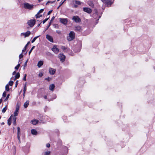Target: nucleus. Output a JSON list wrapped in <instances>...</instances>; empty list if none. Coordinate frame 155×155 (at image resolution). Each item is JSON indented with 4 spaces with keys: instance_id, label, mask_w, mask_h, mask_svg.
I'll return each instance as SVG.
<instances>
[{
    "instance_id": "nucleus-34",
    "label": "nucleus",
    "mask_w": 155,
    "mask_h": 155,
    "mask_svg": "<svg viewBox=\"0 0 155 155\" xmlns=\"http://www.w3.org/2000/svg\"><path fill=\"white\" fill-rule=\"evenodd\" d=\"M17 130H18L17 134H21L20 132V129L19 127H17Z\"/></svg>"
},
{
    "instance_id": "nucleus-52",
    "label": "nucleus",
    "mask_w": 155,
    "mask_h": 155,
    "mask_svg": "<svg viewBox=\"0 0 155 155\" xmlns=\"http://www.w3.org/2000/svg\"><path fill=\"white\" fill-rule=\"evenodd\" d=\"M65 1V0L63 2H60V6H61L63 4V3H64V1Z\"/></svg>"
},
{
    "instance_id": "nucleus-21",
    "label": "nucleus",
    "mask_w": 155,
    "mask_h": 155,
    "mask_svg": "<svg viewBox=\"0 0 155 155\" xmlns=\"http://www.w3.org/2000/svg\"><path fill=\"white\" fill-rule=\"evenodd\" d=\"M81 29L80 26H76L75 27V30L77 31H80Z\"/></svg>"
},
{
    "instance_id": "nucleus-48",
    "label": "nucleus",
    "mask_w": 155,
    "mask_h": 155,
    "mask_svg": "<svg viewBox=\"0 0 155 155\" xmlns=\"http://www.w3.org/2000/svg\"><path fill=\"white\" fill-rule=\"evenodd\" d=\"M52 11V10L49 11L48 13V15H49L51 14Z\"/></svg>"
},
{
    "instance_id": "nucleus-61",
    "label": "nucleus",
    "mask_w": 155,
    "mask_h": 155,
    "mask_svg": "<svg viewBox=\"0 0 155 155\" xmlns=\"http://www.w3.org/2000/svg\"><path fill=\"white\" fill-rule=\"evenodd\" d=\"M25 93H24V92L23 93V96L24 97L25 96Z\"/></svg>"
},
{
    "instance_id": "nucleus-9",
    "label": "nucleus",
    "mask_w": 155,
    "mask_h": 155,
    "mask_svg": "<svg viewBox=\"0 0 155 155\" xmlns=\"http://www.w3.org/2000/svg\"><path fill=\"white\" fill-rule=\"evenodd\" d=\"M83 10L84 12L89 14L91 13L92 12V10L91 9L86 7L83 8Z\"/></svg>"
},
{
    "instance_id": "nucleus-37",
    "label": "nucleus",
    "mask_w": 155,
    "mask_h": 155,
    "mask_svg": "<svg viewBox=\"0 0 155 155\" xmlns=\"http://www.w3.org/2000/svg\"><path fill=\"white\" fill-rule=\"evenodd\" d=\"M49 17H48V18H46L45 20H44L42 22L43 24H44L49 19Z\"/></svg>"
},
{
    "instance_id": "nucleus-47",
    "label": "nucleus",
    "mask_w": 155,
    "mask_h": 155,
    "mask_svg": "<svg viewBox=\"0 0 155 155\" xmlns=\"http://www.w3.org/2000/svg\"><path fill=\"white\" fill-rule=\"evenodd\" d=\"M20 135H21V134H17L18 138L19 141H20Z\"/></svg>"
},
{
    "instance_id": "nucleus-29",
    "label": "nucleus",
    "mask_w": 155,
    "mask_h": 155,
    "mask_svg": "<svg viewBox=\"0 0 155 155\" xmlns=\"http://www.w3.org/2000/svg\"><path fill=\"white\" fill-rule=\"evenodd\" d=\"M51 153V152L49 151H48L46 152L45 153V155H50Z\"/></svg>"
},
{
    "instance_id": "nucleus-17",
    "label": "nucleus",
    "mask_w": 155,
    "mask_h": 155,
    "mask_svg": "<svg viewBox=\"0 0 155 155\" xmlns=\"http://www.w3.org/2000/svg\"><path fill=\"white\" fill-rule=\"evenodd\" d=\"M43 64V61H39L37 64V66L38 68H40Z\"/></svg>"
},
{
    "instance_id": "nucleus-33",
    "label": "nucleus",
    "mask_w": 155,
    "mask_h": 155,
    "mask_svg": "<svg viewBox=\"0 0 155 155\" xmlns=\"http://www.w3.org/2000/svg\"><path fill=\"white\" fill-rule=\"evenodd\" d=\"M28 59H27L26 61L25 62V64H24V69H25V67H26V65H27V62H28Z\"/></svg>"
},
{
    "instance_id": "nucleus-4",
    "label": "nucleus",
    "mask_w": 155,
    "mask_h": 155,
    "mask_svg": "<svg viewBox=\"0 0 155 155\" xmlns=\"http://www.w3.org/2000/svg\"><path fill=\"white\" fill-rule=\"evenodd\" d=\"M35 19H31L29 20L28 22V24L31 27H33L35 24Z\"/></svg>"
},
{
    "instance_id": "nucleus-59",
    "label": "nucleus",
    "mask_w": 155,
    "mask_h": 155,
    "mask_svg": "<svg viewBox=\"0 0 155 155\" xmlns=\"http://www.w3.org/2000/svg\"><path fill=\"white\" fill-rule=\"evenodd\" d=\"M41 22L40 23V24H38V25H37L38 27H39V26H40V24H41Z\"/></svg>"
},
{
    "instance_id": "nucleus-32",
    "label": "nucleus",
    "mask_w": 155,
    "mask_h": 155,
    "mask_svg": "<svg viewBox=\"0 0 155 155\" xmlns=\"http://www.w3.org/2000/svg\"><path fill=\"white\" fill-rule=\"evenodd\" d=\"M6 109H7V108L6 107H5L4 108H3L2 109V112L4 113L6 111Z\"/></svg>"
},
{
    "instance_id": "nucleus-16",
    "label": "nucleus",
    "mask_w": 155,
    "mask_h": 155,
    "mask_svg": "<svg viewBox=\"0 0 155 155\" xmlns=\"http://www.w3.org/2000/svg\"><path fill=\"white\" fill-rule=\"evenodd\" d=\"M61 49L64 51H70L71 50H69L68 48H66V47L63 46H62L61 47Z\"/></svg>"
},
{
    "instance_id": "nucleus-27",
    "label": "nucleus",
    "mask_w": 155,
    "mask_h": 155,
    "mask_svg": "<svg viewBox=\"0 0 155 155\" xmlns=\"http://www.w3.org/2000/svg\"><path fill=\"white\" fill-rule=\"evenodd\" d=\"M39 36H37V37H35V38H34L33 39V40L31 41V42L32 43H33V42H34L35 41V40H36V39Z\"/></svg>"
},
{
    "instance_id": "nucleus-13",
    "label": "nucleus",
    "mask_w": 155,
    "mask_h": 155,
    "mask_svg": "<svg viewBox=\"0 0 155 155\" xmlns=\"http://www.w3.org/2000/svg\"><path fill=\"white\" fill-rule=\"evenodd\" d=\"M19 111V108L18 107H17L16 110L14 113V116H16L18 115V113Z\"/></svg>"
},
{
    "instance_id": "nucleus-2",
    "label": "nucleus",
    "mask_w": 155,
    "mask_h": 155,
    "mask_svg": "<svg viewBox=\"0 0 155 155\" xmlns=\"http://www.w3.org/2000/svg\"><path fill=\"white\" fill-rule=\"evenodd\" d=\"M75 33L73 31H71L67 37V39L69 41L73 40L75 38Z\"/></svg>"
},
{
    "instance_id": "nucleus-5",
    "label": "nucleus",
    "mask_w": 155,
    "mask_h": 155,
    "mask_svg": "<svg viewBox=\"0 0 155 155\" xmlns=\"http://www.w3.org/2000/svg\"><path fill=\"white\" fill-rule=\"evenodd\" d=\"M52 50L55 54H58L59 51V49L57 48V45H54L52 48Z\"/></svg>"
},
{
    "instance_id": "nucleus-18",
    "label": "nucleus",
    "mask_w": 155,
    "mask_h": 155,
    "mask_svg": "<svg viewBox=\"0 0 155 155\" xmlns=\"http://www.w3.org/2000/svg\"><path fill=\"white\" fill-rule=\"evenodd\" d=\"M54 18H55V17L53 16L52 17V18H51V20H50V21L49 24V25L48 26V27H47V28H46V29L45 31H46L48 29V28L49 27V26H50V25H51V22H52V21H53L54 19Z\"/></svg>"
},
{
    "instance_id": "nucleus-60",
    "label": "nucleus",
    "mask_w": 155,
    "mask_h": 155,
    "mask_svg": "<svg viewBox=\"0 0 155 155\" xmlns=\"http://www.w3.org/2000/svg\"><path fill=\"white\" fill-rule=\"evenodd\" d=\"M60 6H60V5H59L58 6V7L57 8V9H58Z\"/></svg>"
},
{
    "instance_id": "nucleus-31",
    "label": "nucleus",
    "mask_w": 155,
    "mask_h": 155,
    "mask_svg": "<svg viewBox=\"0 0 155 155\" xmlns=\"http://www.w3.org/2000/svg\"><path fill=\"white\" fill-rule=\"evenodd\" d=\"M39 14L37 13V14H36L35 15V16H36V18H40V17H41L42 16L41 15H39Z\"/></svg>"
},
{
    "instance_id": "nucleus-49",
    "label": "nucleus",
    "mask_w": 155,
    "mask_h": 155,
    "mask_svg": "<svg viewBox=\"0 0 155 155\" xmlns=\"http://www.w3.org/2000/svg\"><path fill=\"white\" fill-rule=\"evenodd\" d=\"M43 74L42 73H40L38 75L39 77H41L43 76Z\"/></svg>"
},
{
    "instance_id": "nucleus-14",
    "label": "nucleus",
    "mask_w": 155,
    "mask_h": 155,
    "mask_svg": "<svg viewBox=\"0 0 155 155\" xmlns=\"http://www.w3.org/2000/svg\"><path fill=\"white\" fill-rule=\"evenodd\" d=\"M12 115V119H13V124L14 125H15L16 123V120L17 119V118L15 116H14L13 115Z\"/></svg>"
},
{
    "instance_id": "nucleus-55",
    "label": "nucleus",
    "mask_w": 155,
    "mask_h": 155,
    "mask_svg": "<svg viewBox=\"0 0 155 155\" xmlns=\"http://www.w3.org/2000/svg\"><path fill=\"white\" fill-rule=\"evenodd\" d=\"M44 97L45 99H47V97L46 96H45Z\"/></svg>"
},
{
    "instance_id": "nucleus-54",
    "label": "nucleus",
    "mask_w": 155,
    "mask_h": 155,
    "mask_svg": "<svg viewBox=\"0 0 155 155\" xmlns=\"http://www.w3.org/2000/svg\"><path fill=\"white\" fill-rule=\"evenodd\" d=\"M16 72L15 71H14L12 73V74L13 75L15 74H16Z\"/></svg>"
},
{
    "instance_id": "nucleus-24",
    "label": "nucleus",
    "mask_w": 155,
    "mask_h": 155,
    "mask_svg": "<svg viewBox=\"0 0 155 155\" xmlns=\"http://www.w3.org/2000/svg\"><path fill=\"white\" fill-rule=\"evenodd\" d=\"M114 0H111L110 1H108L107 2L108 5H111L113 2Z\"/></svg>"
},
{
    "instance_id": "nucleus-1",
    "label": "nucleus",
    "mask_w": 155,
    "mask_h": 155,
    "mask_svg": "<svg viewBox=\"0 0 155 155\" xmlns=\"http://www.w3.org/2000/svg\"><path fill=\"white\" fill-rule=\"evenodd\" d=\"M33 4H30L28 3H25L23 4V6L24 8L26 9H28L29 10H31L34 8L35 6Z\"/></svg>"
},
{
    "instance_id": "nucleus-28",
    "label": "nucleus",
    "mask_w": 155,
    "mask_h": 155,
    "mask_svg": "<svg viewBox=\"0 0 155 155\" xmlns=\"http://www.w3.org/2000/svg\"><path fill=\"white\" fill-rule=\"evenodd\" d=\"M75 3L78 5H80L81 3L80 1L78 0H75Z\"/></svg>"
},
{
    "instance_id": "nucleus-36",
    "label": "nucleus",
    "mask_w": 155,
    "mask_h": 155,
    "mask_svg": "<svg viewBox=\"0 0 155 155\" xmlns=\"http://www.w3.org/2000/svg\"><path fill=\"white\" fill-rule=\"evenodd\" d=\"M13 83V82L12 81H10L9 82V85L12 86V85Z\"/></svg>"
},
{
    "instance_id": "nucleus-63",
    "label": "nucleus",
    "mask_w": 155,
    "mask_h": 155,
    "mask_svg": "<svg viewBox=\"0 0 155 155\" xmlns=\"http://www.w3.org/2000/svg\"><path fill=\"white\" fill-rule=\"evenodd\" d=\"M101 1L104 2L105 0H101Z\"/></svg>"
},
{
    "instance_id": "nucleus-22",
    "label": "nucleus",
    "mask_w": 155,
    "mask_h": 155,
    "mask_svg": "<svg viewBox=\"0 0 155 155\" xmlns=\"http://www.w3.org/2000/svg\"><path fill=\"white\" fill-rule=\"evenodd\" d=\"M29 101H26L24 104V107L25 108H26L27 107L28 105H29Z\"/></svg>"
},
{
    "instance_id": "nucleus-15",
    "label": "nucleus",
    "mask_w": 155,
    "mask_h": 155,
    "mask_svg": "<svg viewBox=\"0 0 155 155\" xmlns=\"http://www.w3.org/2000/svg\"><path fill=\"white\" fill-rule=\"evenodd\" d=\"M55 87L54 84H51L50 85L49 89L51 91H53L54 90Z\"/></svg>"
},
{
    "instance_id": "nucleus-38",
    "label": "nucleus",
    "mask_w": 155,
    "mask_h": 155,
    "mask_svg": "<svg viewBox=\"0 0 155 155\" xmlns=\"http://www.w3.org/2000/svg\"><path fill=\"white\" fill-rule=\"evenodd\" d=\"M6 96V92L5 91L3 94L2 96L3 97H5Z\"/></svg>"
},
{
    "instance_id": "nucleus-42",
    "label": "nucleus",
    "mask_w": 155,
    "mask_h": 155,
    "mask_svg": "<svg viewBox=\"0 0 155 155\" xmlns=\"http://www.w3.org/2000/svg\"><path fill=\"white\" fill-rule=\"evenodd\" d=\"M26 76H27V74H25V75H24V76L23 78V80H24L25 81H26Z\"/></svg>"
},
{
    "instance_id": "nucleus-43",
    "label": "nucleus",
    "mask_w": 155,
    "mask_h": 155,
    "mask_svg": "<svg viewBox=\"0 0 155 155\" xmlns=\"http://www.w3.org/2000/svg\"><path fill=\"white\" fill-rule=\"evenodd\" d=\"M43 11H44V9H41L38 12V13L40 14V13L42 12Z\"/></svg>"
},
{
    "instance_id": "nucleus-19",
    "label": "nucleus",
    "mask_w": 155,
    "mask_h": 155,
    "mask_svg": "<svg viewBox=\"0 0 155 155\" xmlns=\"http://www.w3.org/2000/svg\"><path fill=\"white\" fill-rule=\"evenodd\" d=\"M31 133L33 135H36L37 134V132L36 130L34 129H33L31 130Z\"/></svg>"
},
{
    "instance_id": "nucleus-25",
    "label": "nucleus",
    "mask_w": 155,
    "mask_h": 155,
    "mask_svg": "<svg viewBox=\"0 0 155 155\" xmlns=\"http://www.w3.org/2000/svg\"><path fill=\"white\" fill-rule=\"evenodd\" d=\"M88 4L91 7H93L94 4L92 2L89 1L88 2Z\"/></svg>"
},
{
    "instance_id": "nucleus-57",
    "label": "nucleus",
    "mask_w": 155,
    "mask_h": 155,
    "mask_svg": "<svg viewBox=\"0 0 155 155\" xmlns=\"http://www.w3.org/2000/svg\"><path fill=\"white\" fill-rule=\"evenodd\" d=\"M4 124V122H2L1 124L2 125H3Z\"/></svg>"
},
{
    "instance_id": "nucleus-46",
    "label": "nucleus",
    "mask_w": 155,
    "mask_h": 155,
    "mask_svg": "<svg viewBox=\"0 0 155 155\" xmlns=\"http://www.w3.org/2000/svg\"><path fill=\"white\" fill-rule=\"evenodd\" d=\"M56 32L57 33H58L59 34H60L61 33V31H60L59 30H57L56 31Z\"/></svg>"
},
{
    "instance_id": "nucleus-10",
    "label": "nucleus",
    "mask_w": 155,
    "mask_h": 155,
    "mask_svg": "<svg viewBox=\"0 0 155 155\" xmlns=\"http://www.w3.org/2000/svg\"><path fill=\"white\" fill-rule=\"evenodd\" d=\"M46 38L50 41L51 42H53V39L52 36L48 35H47L46 36Z\"/></svg>"
},
{
    "instance_id": "nucleus-26",
    "label": "nucleus",
    "mask_w": 155,
    "mask_h": 155,
    "mask_svg": "<svg viewBox=\"0 0 155 155\" xmlns=\"http://www.w3.org/2000/svg\"><path fill=\"white\" fill-rule=\"evenodd\" d=\"M5 90L7 91H8L9 90V85L8 84H7L5 86Z\"/></svg>"
},
{
    "instance_id": "nucleus-6",
    "label": "nucleus",
    "mask_w": 155,
    "mask_h": 155,
    "mask_svg": "<svg viewBox=\"0 0 155 155\" xmlns=\"http://www.w3.org/2000/svg\"><path fill=\"white\" fill-rule=\"evenodd\" d=\"M72 20L74 21L75 22H80L81 21V19L78 16H74L72 18Z\"/></svg>"
},
{
    "instance_id": "nucleus-44",
    "label": "nucleus",
    "mask_w": 155,
    "mask_h": 155,
    "mask_svg": "<svg viewBox=\"0 0 155 155\" xmlns=\"http://www.w3.org/2000/svg\"><path fill=\"white\" fill-rule=\"evenodd\" d=\"M55 1H53V2H51V1H48V2H47V3H46V5H48L49 3H53V2H55Z\"/></svg>"
},
{
    "instance_id": "nucleus-45",
    "label": "nucleus",
    "mask_w": 155,
    "mask_h": 155,
    "mask_svg": "<svg viewBox=\"0 0 155 155\" xmlns=\"http://www.w3.org/2000/svg\"><path fill=\"white\" fill-rule=\"evenodd\" d=\"M19 58L20 59L21 58H22L23 57V55L21 53V54H20L19 55Z\"/></svg>"
},
{
    "instance_id": "nucleus-58",
    "label": "nucleus",
    "mask_w": 155,
    "mask_h": 155,
    "mask_svg": "<svg viewBox=\"0 0 155 155\" xmlns=\"http://www.w3.org/2000/svg\"><path fill=\"white\" fill-rule=\"evenodd\" d=\"M29 42H28L27 44L26 45H27V46H28V45H29Z\"/></svg>"
},
{
    "instance_id": "nucleus-50",
    "label": "nucleus",
    "mask_w": 155,
    "mask_h": 155,
    "mask_svg": "<svg viewBox=\"0 0 155 155\" xmlns=\"http://www.w3.org/2000/svg\"><path fill=\"white\" fill-rule=\"evenodd\" d=\"M50 145L49 143H48L47 144H46L47 147H50Z\"/></svg>"
},
{
    "instance_id": "nucleus-53",
    "label": "nucleus",
    "mask_w": 155,
    "mask_h": 155,
    "mask_svg": "<svg viewBox=\"0 0 155 155\" xmlns=\"http://www.w3.org/2000/svg\"><path fill=\"white\" fill-rule=\"evenodd\" d=\"M49 77H48V78H45V80H48V81H49Z\"/></svg>"
},
{
    "instance_id": "nucleus-11",
    "label": "nucleus",
    "mask_w": 155,
    "mask_h": 155,
    "mask_svg": "<svg viewBox=\"0 0 155 155\" xmlns=\"http://www.w3.org/2000/svg\"><path fill=\"white\" fill-rule=\"evenodd\" d=\"M49 73L51 74H54L56 70L53 68H50L49 69Z\"/></svg>"
},
{
    "instance_id": "nucleus-56",
    "label": "nucleus",
    "mask_w": 155,
    "mask_h": 155,
    "mask_svg": "<svg viewBox=\"0 0 155 155\" xmlns=\"http://www.w3.org/2000/svg\"><path fill=\"white\" fill-rule=\"evenodd\" d=\"M2 101V99H0V104H1Z\"/></svg>"
},
{
    "instance_id": "nucleus-35",
    "label": "nucleus",
    "mask_w": 155,
    "mask_h": 155,
    "mask_svg": "<svg viewBox=\"0 0 155 155\" xmlns=\"http://www.w3.org/2000/svg\"><path fill=\"white\" fill-rule=\"evenodd\" d=\"M20 66V64H18L17 66H16L15 67V69L16 70H18Z\"/></svg>"
},
{
    "instance_id": "nucleus-39",
    "label": "nucleus",
    "mask_w": 155,
    "mask_h": 155,
    "mask_svg": "<svg viewBox=\"0 0 155 155\" xmlns=\"http://www.w3.org/2000/svg\"><path fill=\"white\" fill-rule=\"evenodd\" d=\"M27 90V88L25 85L24 87V89H23V92H24V93H25V92Z\"/></svg>"
},
{
    "instance_id": "nucleus-62",
    "label": "nucleus",
    "mask_w": 155,
    "mask_h": 155,
    "mask_svg": "<svg viewBox=\"0 0 155 155\" xmlns=\"http://www.w3.org/2000/svg\"><path fill=\"white\" fill-rule=\"evenodd\" d=\"M74 6V7H75V8H76L77 7V6L76 5H75Z\"/></svg>"
},
{
    "instance_id": "nucleus-20",
    "label": "nucleus",
    "mask_w": 155,
    "mask_h": 155,
    "mask_svg": "<svg viewBox=\"0 0 155 155\" xmlns=\"http://www.w3.org/2000/svg\"><path fill=\"white\" fill-rule=\"evenodd\" d=\"M12 115H11L10 118L8 120V124L9 126H10L11 124L12 118Z\"/></svg>"
},
{
    "instance_id": "nucleus-64",
    "label": "nucleus",
    "mask_w": 155,
    "mask_h": 155,
    "mask_svg": "<svg viewBox=\"0 0 155 155\" xmlns=\"http://www.w3.org/2000/svg\"><path fill=\"white\" fill-rule=\"evenodd\" d=\"M26 83L25 84V85L26 86Z\"/></svg>"
},
{
    "instance_id": "nucleus-12",
    "label": "nucleus",
    "mask_w": 155,
    "mask_h": 155,
    "mask_svg": "<svg viewBox=\"0 0 155 155\" xmlns=\"http://www.w3.org/2000/svg\"><path fill=\"white\" fill-rule=\"evenodd\" d=\"M39 121L37 120L34 119L31 120V123L34 125H36L38 122Z\"/></svg>"
},
{
    "instance_id": "nucleus-40",
    "label": "nucleus",
    "mask_w": 155,
    "mask_h": 155,
    "mask_svg": "<svg viewBox=\"0 0 155 155\" xmlns=\"http://www.w3.org/2000/svg\"><path fill=\"white\" fill-rule=\"evenodd\" d=\"M9 96H10V94H8L7 95V97H6V98H5V101H7V100L9 98Z\"/></svg>"
},
{
    "instance_id": "nucleus-7",
    "label": "nucleus",
    "mask_w": 155,
    "mask_h": 155,
    "mask_svg": "<svg viewBox=\"0 0 155 155\" xmlns=\"http://www.w3.org/2000/svg\"><path fill=\"white\" fill-rule=\"evenodd\" d=\"M59 58L60 59V61L62 62L64 61L65 57V56L62 54L60 53L58 55Z\"/></svg>"
},
{
    "instance_id": "nucleus-30",
    "label": "nucleus",
    "mask_w": 155,
    "mask_h": 155,
    "mask_svg": "<svg viewBox=\"0 0 155 155\" xmlns=\"http://www.w3.org/2000/svg\"><path fill=\"white\" fill-rule=\"evenodd\" d=\"M35 46H33L31 48V50H30V51H29V52L28 53L29 55H30V54L31 53V51H32V50L35 48Z\"/></svg>"
},
{
    "instance_id": "nucleus-51",
    "label": "nucleus",
    "mask_w": 155,
    "mask_h": 155,
    "mask_svg": "<svg viewBox=\"0 0 155 155\" xmlns=\"http://www.w3.org/2000/svg\"><path fill=\"white\" fill-rule=\"evenodd\" d=\"M18 81H16V84H15V87H17V85H18Z\"/></svg>"
},
{
    "instance_id": "nucleus-41",
    "label": "nucleus",
    "mask_w": 155,
    "mask_h": 155,
    "mask_svg": "<svg viewBox=\"0 0 155 155\" xmlns=\"http://www.w3.org/2000/svg\"><path fill=\"white\" fill-rule=\"evenodd\" d=\"M27 47V45H25V46L24 48L22 50V52H23L25 51Z\"/></svg>"
},
{
    "instance_id": "nucleus-23",
    "label": "nucleus",
    "mask_w": 155,
    "mask_h": 155,
    "mask_svg": "<svg viewBox=\"0 0 155 155\" xmlns=\"http://www.w3.org/2000/svg\"><path fill=\"white\" fill-rule=\"evenodd\" d=\"M20 74L19 72L17 73L15 75V78L14 79V80H15L16 79L20 77Z\"/></svg>"
},
{
    "instance_id": "nucleus-3",
    "label": "nucleus",
    "mask_w": 155,
    "mask_h": 155,
    "mask_svg": "<svg viewBox=\"0 0 155 155\" xmlns=\"http://www.w3.org/2000/svg\"><path fill=\"white\" fill-rule=\"evenodd\" d=\"M59 21L64 25H66L67 24L68 20L67 18H60L59 19Z\"/></svg>"
},
{
    "instance_id": "nucleus-8",
    "label": "nucleus",
    "mask_w": 155,
    "mask_h": 155,
    "mask_svg": "<svg viewBox=\"0 0 155 155\" xmlns=\"http://www.w3.org/2000/svg\"><path fill=\"white\" fill-rule=\"evenodd\" d=\"M31 34V32L29 31H28L25 33H21V35H23L25 38L28 37Z\"/></svg>"
}]
</instances>
